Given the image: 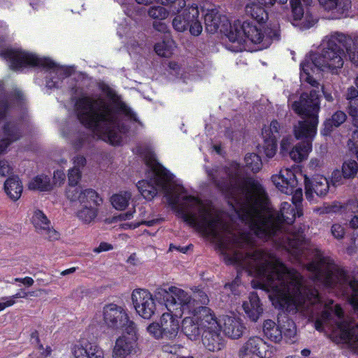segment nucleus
<instances>
[{"mask_svg":"<svg viewBox=\"0 0 358 358\" xmlns=\"http://www.w3.org/2000/svg\"><path fill=\"white\" fill-rule=\"evenodd\" d=\"M206 171L213 183L225 192L234 210V218L248 230L244 231L228 224L223 215L217 213V238L212 237L211 241L217 245L225 263L253 276L252 287L266 291L275 308L294 313L319 301L317 290L299 272L287 268L273 254L255 249V238L271 241L289 251L300 263L308 261L306 268L313 274L311 264H319L314 252L324 255L305 240V225L298 230L292 225L298 216L295 207L282 202L279 212L273 210L262 185L247 177L243 167L235 162L224 168Z\"/></svg>","mask_w":358,"mask_h":358,"instance_id":"nucleus-1","label":"nucleus"},{"mask_svg":"<svg viewBox=\"0 0 358 358\" xmlns=\"http://www.w3.org/2000/svg\"><path fill=\"white\" fill-rule=\"evenodd\" d=\"M141 154L143 155L148 168L146 179L136 185L141 195L145 199L151 200L158 192H162L177 216L184 222L206 238L210 240L212 237L217 238L215 224L218 219L217 212L176 184L172 174L157 162L153 152L148 150Z\"/></svg>","mask_w":358,"mask_h":358,"instance_id":"nucleus-2","label":"nucleus"},{"mask_svg":"<svg viewBox=\"0 0 358 358\" xmlns=\"http://www.w3.org/2000/svg\"><path fill=\"white\" fill-rule=\"evenodd\" d=\"M100 89L109 101L100 94H82L78 88L73 87L75 111L79 121L98 138L114 145H120L127 131L123 120L138 122L137 115L113 88L102 84Z\"/></svg>","mask_w":358,"mask_h":358,"instance_id":"nucleus-3","label":"nucleus"},{"mask_svg":"<svg viewBox=\"0 0 358 358\" xmlns=\"http://www.w3.org/2000/svg\"><path fill=\"white\" fill-rule=\"evenodd\" d=\"M348 36L338 32H335L327 36L322 41V53H310L306 55L300 64V80L302 85L307 83L312 89L309 93L304 92L308 96V103L312 99V92H315L320 102V84L313 78L315 71H329L336 73L338 69L343 67L344 61V51L341 48L342 44L348 41Z\"/></svg>","mask_w":358,"mask_h":358,"instance_id":"nucleus-4","label":"nucleus"},{"mask_svg":"<svg viewBox=\"0 0 358 358\" xmlns=\"http://www.w3.org/2000/svg\"><path fill=\"white\" fill-rule=\"evenodd\" d=\"M314 255L319 260V264H313L312 278L325 287L333 290L337 294L346 296L353 308L358 313V281L353 279L341 266L327 255H322L315 251Z\"/></svg>","mask_w":358,"mask_h":358,"instance_id":"nucleus-5","label":"nucleus"},{"mask_svg":"<svg viewBox=\"0 0 358 358\" xmlns=\"http://www.w3.org/2000/svg\"><path fill=\"white\" fill-rule=\"evenodd\" d=\"M311 95L310 103H308V94L302 93L299 101H294L292 105V109L297 114L306 118V120L299 121L294 127L296 138L304 139L289 152L290 158L296 162H301L308 158L312 150V141L317 134L320 103L315 92H312Z\"/></svg>","mask_w":358,"mask_h":358,"instance_id":"nucleus-6","label":"nucleus"},{"mask_svg":"<svg viewBox=\"0 0 358 358\" xmlns=\"http://www.w3.org/2000/svg\"><path fill=\"white\" fill-rule=\"evenodd\" d=\"M0 55L6 59L13 70H21L24 67H38L48 73L46 86L48 88H59L63 83H69L70 69L58 65L50 58L38 57L37 55L21 48H7Z\"/></svg>","mask_w":358,"mask_h":358,"instance_id":"nucleus-7","label":"nucleus"},{"mask_svg":"<svg viewBox=\"0 0 358 358\" xmlns=\"http://www.w3.org/2000/svg\"><path fill=\"white\" fill-rule=\"evenodd\" d=\"M279 24H223L226 36L241 45L240 50H248L250 44L256 45L255 50L268 48L273 40H278Z\"/></svg>","mask_w":358,"mask_h":358,"instance_id":"nucleus-8","label":"nucleus"},{"mask_svg":"<svg viewBox=\"0 0 358 358\" xmlns=\"http://www.w3.org/2000/svg\"><path fill=\"white\" fill-rule=\"evenodd\" d=\"M155 296L159 306H165L169 312L182 315L194 310L195 300H192V296L180 287H158L155 289Z\"/></svg>","mask_w":358,"mask_h":358,"instance_id":"nucleus-9","label":"nucleus"},{"mask_svg":"<svg viewBox=\"0 0 358 358\" xmlns=\"http://www.w3.org/2000/svg\"><path fill=\"white\" fill-rule=\"evenodd\" d=\"M66 196L72 201L80 202V205L76 215L80 222L85 224L95 222L99 213L98 206L101 202L96 191L92 189H85V190L70 189L66 192Z\"/></svg>","mask_w":358,"mask_h":358,"instance_id":"nucleus-10","label":"nucleus"},{"mask_svg":"<svg viewBox=\"0 0 358 358\" xmlns=\"http://www.w3.org/2000/svg\"><path fill=\"white\" fill-rule=\"evenodd\" d=\"M103 324L112 331H123L126 334H134L136 331L135 322L129 317L127 309L115 303H108L101 311Z\"/></svg>","mask_w":358,"mask_h":358,"instance_id":"nucleus-11","label":"nucleus"},{"mask_svg":"<svg viewBox=\"0 0 358 358\" xmlns=\"http://www.w3.org/2000/svg\"><path fill=\"white\" fill-rule=\"evenodd\" d=\"M136 313L144 320H150L157 312L155 293L154 295L147 289H134L131 295Z\"/></svg>","mask_w":358,"mask_h":358,"instance_id":"nucleus-12","label":"nucleus"},{"mask_svg":"<svg viewBox=\"0 0 358 358\" xmlns=\"http://www.w3.org/2000/svg\"><path fill=\"white\" fill-rule=\"evenodd\" d=\"M276 348L257 336L249 337L238 350V358H272Z\"/></svg>","mask_w":358,"mask_h":358,"instance_id":"nucleus-13","label":"nucleus"},{"mask_svg":"<svg viewBox=\"0 0 358 358\" xmlns=\"http://www.w3.org/2000/svg\"><path fill=\"white\" fill-rule=\"evenodd\" d=\"M280 124L276 120L272 121L269 125L262 129L263 144L258 148L260 153L264 154L268 158L273 157L276 152L277 139L280 136Z\"/></svg>","mask_w":358,"mask_h":358,"instance_id":"nucleus-14","label":"nucleus"},{"mask_svg":"<svg viewBox=\"0 0 358 358\" xmlns=\"http://www.w3.org/2000/svg\"><path fill=\"white\" fill-rule=\"evenodd\" d=\"M271 180L275 187L285 194H292L298 185V180L293 169H280L278 173L272 176Z\"/></svg>","mask_w":358,"mask_h":358,"instance_id":"nucleus-15","label":"nucleus"},{"mask_svg":"<svg viewBox=\"0 0 358 358\" xmlns=\"http://www.w3.org/2000/svg\"><path fill=\"white\" fill-rule=\"evenodd\" d=\"M136 332L127 334L128 336L122 335L117 338L112 352L113 358H126L127 356L135 353L137 347Z\"/></svg>","mask_w":358,"mask_h":358,"instance_id":"nucleus-16","label":"nucleus"},{"mask_svg":"<svg viewBox=\"0 0 358 358\" xmlns=\"http://www.w3.org/2000/svg\"><path fill=\"white\" fill-rule=\"evenodd\" d=\"M31 222L36 231L45 238L55 241L59 238V234L52 227L50 221L43 211L35 210L31 217Z\"/></svg>","mask_w":358,"mask_h":358,"instance_id":"nucleus-17","label":"nucleus"},{"mask_svg":"<svg viewBox=\"0 0 358 358\" xmlns=\"http://www.w3.org/2000/svg\"><path fill=\"white\" fill-rule=\"evenodd\" d=\"M221 329L224 334L231 339L241 338L245 329L240 317L234 314L224 315L220 317Z\"/></svg>","mask_w":358,"mask_h":358,"instance_id":"nucleus-18","label":"nucleus"},{"mask_svg":"<svg viewBox=\"0 0 358 358\" xmlns=\"http://www.w3.org/2000/svg\"><path fill=\"white\" fill-rule=\"evenodd\" d=\"M75 358H104L103 349L95 343L79 341L71 349Z\"/></svg>","mask_w":358,"mask_h":358,"instance_id":"nucleus-19","label":"nucleus"},{"mask_svg":"<svg viewBox=\"0 0 358 358\" xmlns=\"http://www.w3.org/2000/svg\"><path fill=\"white\" fill-rule=\"evenodd\" d=\"M304 183L305 195L309 201L313 199V193H315L317 196H323L327 194L329 189V180L322 176H315L312 180L305 176Z\"/></svg>","mask_w":358,"mask_h":358,"instance_id":"nucleus-20","label":"nucleus"},{"mask_svg":"<svg viewBox=\"0 0 358 358\" xmlns=\"http://www.w3.org/2000/svg\"><path fill=\"white\" fill-rule=\"evenodd\" d=\"M182 315L175 313H163L160 317V324L162 333L164 338H174L178 333L180 329V317Z\"/></svg>","mask_w":358,"mask_h":358,"instance_id":"nucleus-21","label":"nucleus"},{"mask_svg":"<svg viewBox=\"0 0 358 358\" xmlns=\"http://www.w3.org/2000/svg\"><path fill=\"white\" fill-rule=\"evenodd\" d=\"M197 313L201 331L204 332L221 330L220 319L218 321L209 308L199 306Z\"/></svg>","mask_w":358,"mask_h":358,"instance_id":"nucleus-22","label":"nucleus"},{"mask_svg":"<svg viewBox=\"0 0 358 358\" xmlns=\"http://www.w3.org/2000/svg\"><path fill=\"white\" fill-rule=\"evenodd\" d=\"M320 4L325 9L332 10L334 17L340 19L349 15L351 8L350 0H318Z\"/></svg>","mask_w":358,"mask_h":358,"instance_id":"nucleus-23","label":"nucleus"},{"mask_svg":"<svg viewBox=\"0 0 358 358\" xmlns=\"http://www.w3.org/2000/svg\"><path fill=\"white\" fill-rule=\"evenodd\" d=\"M242 306L246 316L252 322H257L264 311L259 298L255 292L250 294L248 300L245 301Z\"/></svg>","mask_w":358,"mask_h":358,"instance_id":"nucleus-24","label":"nucleus"},{"mask_svg":"<svg viewBox=\"0 0 358 358\" xmlns=\"http://www.w3.org/2000/svg\"><path fill=\"white\" fill-rule=\"evenodd\" d=\"M197 312H191L193 315L185 317L182 321V331L192 341L197 339L201 332Z\"/></svg>","mask_w":358,"mask_h":358,"instance_id":"nucleus-25","label":"nucleus"},{"mask_svg":"<svg viewBox=\"0 0 358 358\" xmlns=\"http://www.w3.org/2000/svg\"><path fill=\"white\" fill-rule=\"evenodd\" d=\"M202 343L205 348L211 352L221 350L224 347V340L220 334V331L203 332Z\"/></svg>","mask_w":358,"mask_h":358,"instance_id":"nucleus-26","label":"nucleus"},{"mask_svg":"<svg viewBox=\"0 0 358 358\" xmlns=\"http://www.w3.org/2000/svg\"><path fill=\"white\" fill-rule=\"evenodd\" d=\"M358 201L357 200H350L345 204L343 205L339 202H334L331 205L324 206L321 208L320 213H344L350 210L352 213L357 212Z\"/></svg>","mask_w":358,"mask_h":358,"instance_id":"nucleus-27","label":"nucleus"},{"mask_svg":"<svg viewBox=\"0 0 358 358\" xmlns=\"http://www.w3.org/2000/svg\"><path fill=\"white\" fill-rule=\"evenodd\" d=\"M20 136V132L15 124L8 123L3 127V137L0 141V155L3 153L7 147Z\"/></svg>","mask_w":358,"mask_h":358,"instance_id":"nucleus-28","label":"nucleus"},{"mask_svg":"<svg viewBox=\"0 0 358 358\" xmlns=\"http://www.w3.org/2000/svg\"><path fill=\"white\" fill-rule=\"evenodd\" d=\"M4 190L13 201L18 200L22 193L23 186L17 176L9 177L4 182Z\"/></svg>","mask_w":358,"mask_h":358,"instance_id":"nucleus-29","label":"nucleus"},{"mask_svg":"<svg viewBox=\"0 0 358 358\" xmlns=\"http://www.w3.org/2000/svg\"><path fill=\"white\" fill-rule=\"evenodd\" d=\"M263 331L264 335L273 342L278 343L282 338V328L271 320L264 321Z\"/></svg>","mask_w":358,"mask_h":358,"instance_id":"nucleus-30","label":"nucleus"},{"mask_svg":"<svg viewBox=\"0 0 358 358\" xmlns=\"http://www.w3.org/2000/svg\"><path fill=\"white\" fill-rule=\"evenodd\" d=\"M346 114L341 110L335 112L330 118L324 122V129L322 132L324 135H328L334 128L339 127L345 122Z\"/></svg>","mask_w":358,"mask_h":358,"instance_id":"nucleus-31","label":"nucleus"},{"mask_svg":"<svg viewBox=\"0 0 358 358\" xmlns=\"http://www.w3.org/2000/svg\"><path fill=\"white\" fill-rule=\"evenodd\" d=\"M245 14L256 22H266L268 20V13L264 8L252 3L245 6Z\"/></svg>","mask_w":358,"mask_h":358,"instance_id":"nucleus-32","label":"nucleus"},{"mask_svg":"<svg viewBox=\"0 0 358 358\" xmlns=\"http://www.w3.org/2000/svg\"><path fill=\"white\" fill-rule=\"evenodd\" d=\"M52 185L50 178L44 174L34 177L29 183V189L39 191H49Z\"/></svg>","mask_w":358,"mask_h":358,"instance_id":"nucleus-33","label":"nucleus"},{"mask_svg":"<svg viewBox=\"0 0 358 358\" xmlns=\"http://www.w3.org/2000/svg\"><path fill=\"white\" fill-rule=\"evenodd\" d=\"M348 41L342 44L346 50V52L350 62L355 66L358 65V36L353 39L348 36Z\"/></svg>","mask_w":358,"mask_h":358,"instance_id":"nucleus-34","label":"nucleus"},{"mask_svg":"<svg viewBox=\"0 0 358 358\" xmlns=\"http://www.w3.org/2000/svg\"><path fill=\"white\" fill-rule=\"evenodd\" d=\"M131 195V192L129 191H121L112 196L110 199L111 203L115 209L123 210L129 205Z\"/></svg>","mask_w":358,"mask_h":358,"instance_id":"nucleus-35","label":"nucleus"},{"mask_svg":"<svg viewBox=\"0 0 358 358\" xmlns=\"http://www.w3.org/2000/svg\"><path fill=\"white\" fill-rule=\"evenodd\" d=\"M175 43L170 38L164 39L162 42L155 45V52L160 57H169L173 52Z\"/></svg>","mask_w":358,"mask_h":358,"instance_id":"nucleus-36","label":"nucleus"},{"mask_svg":"<svg viewBox=\"0 0 358 358\" xmlns=\"http://www.w3.org/2000/svg\"><path fill=\"white\" fill-rule=\"evenodd\" d=\"M178 13L182 12L181 15L179 16L182 17L179 20L180 22L181 21H184V22H200L199 20V11L197 6H192L184 8L181 10H179V8L176 10Z\"/></svg>","mask_w":358,"mask_h":358,"instance_id":"nucleus-37","label":"nucleus"},{"mask_svg":"<svg viewBox=\"0 0 358 358\" xmlns=\"http://www.w3.org/2000/svg\"><path fill=\"white\" fill-rule=\"evenodd\" d=\"M204 22H228L229 20L225 15H222L217 8L202 10Z\"/></svg>","mask_w":358,"mask_h":358,"instance_id":"nucleus-38","label":"nucleus"},{"mask_svg":"<svg viewBox=\"0 0 358 358\" xmlns=\"http://www.w3.org/2000/svg\"><path fill=\"white\" fill-rule=\"evenodd\" d=\"M245 166L252 172H258L262 166V159L255 153H249L245 157Z\"/></svg>","mask_w":358,"mask_h":358,"instance_id":"nucleus-39","label":"nucleus"},{"mask_svg":"<svg viewBox=\"0 0 358 358\" xmlns=\"http://www.w3.org/2000/svg\"><path fill=\"white\" fill-rule=\"evenodd\" d=\"M348 113L352 118L354 125L357 127V129L353 131L352 138L357 144L358 140V99L357 101H351L348 106Z\"/></svg>","mask_w":358,"mask_h":358,"instance_id":"nucleus-40","label":"nucleus"},{"mask_svg":"<svg viewBox=\"0 0 358 358\" xmlns=\"http://www.w3.org/2000/svg\"><path fill=\"white\" fill-rule=\"evenodd\" d=\"M139 215L136 217V219L131 222H126L123 223L121 227L124 229H134L139 227L141 224H145L147 226H152L155 221L154 220H150L146 221L144 220L145 217V211L142 210L141 208L140 210Z\"/></svg>","mask_w":358,"mask_h":358,"instance_id":"nucleus-41","label":"nucleus"},{"mask_svg":"<svg viewBox=\"0 0 358 358\" xmlns=\"http://www.w3.org/2000/svg\"><path fill=\"white\" fill-rule=\"evenodd\" d=\"M68 178H69V187L67 189L66 192L70 189H77L79 190H83L80 187H76L78 182L80 181L81 178V171L76 169H71L69 171L68 173Z\"/></svg>","mask_w":358,"mask_h":358,"instance_id":"nucleus-42","label":"nucleus"},{"mask_svg":"<svg viewBox=\"0 0 358 358\" xmlns=\"http://www.w3.org/2000/svg\"><path fill=\"white\" fill-rule=\"evenodd\" d=\"M29 293L26 292L24 290L20 289L17 293L14 295L3 297L1 299V303L5 306V309L6 308L10 307L16 303V300L20 298H26L28 296ZM31 296H34V293H29Z\"/></svg>","mask_w":358,"mask_h":358,"instance_id":"nucleus-43","label":"nucleus"},{"mask_svg":"<svg viewBox=\"0 0 358 358\" xmlns=\"http://www.w3.org/2000/svg\"><path fill=\"white\" fill-rule=\"evenodd\" d=\"M148 15L154 20H163L169 15L168 10L162 6H152L148 10Z\"/></svg>","mask_w":358,"mask_h":358,"instance_id":"nucleus-44","label":"nucleus"},{"mask_svg":"<svg viewBox=\"0 0 358 358\" xmlns=\"http://www.w3.org/2000/svg\"><path fill=\"white\" fill-rule=\"evenodd\" d=\"M192 300H195L194 302V310L192 312L198 311L199 307L197 305H206L209 302V299L205 292L201 289H197L194 293V296L192 297Z\"/></svg>","mask_w":358,"mask_h":358,"instance_id":"nucleus-45","label":"nucleus"},{"mask_svg":"<svg viewBox=\"0 0 358 358\" xmlns=\"http://www.w3.org/2000/svg\"><path fill=\"white\" fill-rule=\"evenodd\" d=\"M293 196L292 197V204L295 207L297 210L298 217L302 215V209L301 208V203L302 201V189L301 188H298L297 187L294 189L293 192Z\"/></svg>","mask_w":358,"mask_h":358,"instance_id":"nucleus-46","label":"nucleus"},{"mask_svg":"<svg viewBox=\"0 0 358 358\" xmlns=\"http://www.w3.org/2000/svg\"><path fill=\"white\" fill-rule=\"evenodd\" d=\"M290 3L294 20H301L304 15V10L300 0H291Z\"/></svg>","mask_w":358,"mask_h":358,"instance_id":"nucleus-47","label":"nucleus"},{"mask_svg":"<svg viewBox=\"0 0 358 358\" xmlns=\"http://www.w3.org/2000/svg\"><path fill=\"white\" fill-rule=\"evenodd\" d=\"M282 329V336L285 338L292 339L296 335V327L292 320H287L286 322V324L281 327Z\"/></svg>","mask_w":358,"mask_h":358,"instance_id":"nucleus-48","label":"nucleus"},{"mask_svg":"<svg viewBox=\"0 0 358 358\" xmlns=\"http://www.w3.org/2000/svg\"><path fill=\"white\" fill-rule=\"evenodd\" d=\"M161 329L162 328L160 322L151 323L147 327V331L148 334L157 339L164 338V334Z\"/></svg>","mask_w":358,"mask_h":358,"instance_id":"nucleus-49","label":"nucleus"},{"mask_svg":"<svg viewBox=\"0 0 358 358\" xmlns=\"http://www.w3.org/2000/svg\"><path fill=\"white\" fill-rule=\"evenodd\" d=\"M13 103L10 98L3 97L0 99V119L3 118L10 112Z\"/></svg>","mask_w":358,"mask_h":358,"instance_id":"nucleus-50","label":"nucleus"},{"mask_svg":"<svg viewBox=\"0 0 358 358\" xmlns=\"http://www.w3.org/2000/svg\"><path fill=\"white\" fill-rule=\"evenodd\" d=\"M331 234L337 240H341L345 237V229L340 223H334L331 227Z\"/></svg>","mask_w":358,"mask_h":358,"instance_id":"nucleus-51","label":"nucleus"},{"mask_svg":"<svg viewBox=\"0 0 358 358\" xmlns=\"http://www.w3.org/2000/svg\"><path fill=\"white\" fill-rule=\"evenodd\" d=\"M183 350V348L179 345H164L162 347V350L164 352L168 354H172L177 355L176 358H192L191 357H185V356H179L178 354L180 352V351Z\"/></svg>","mask_w":358,"mask_h":358,"instance_id":"nucleus-52","label":"nucleus"},{"mask_svg":"<svg viewBox=\"0 0 358 358\" xmlns=\"http://www.w3.org/2000/svg\"><path fill=\"white\" fill-rule=\"evenodd\" d=\"M50 348L48 347L44 349L42 345L38 344L36 350L30 355L29 358H45L50 355Z\"/></svg>","mask_w":358,"mask_h":358,"instance_id":"nucleus-53","label":"nucleus"},{"mask_svg":"<svg viewBox=\"0 0 358 358\" xmlns=\"http://www.w3.org/2000/svg\"><path fill=\"white\" fill-rule=\"evenodd\" d=\"M13 168L10 163L5 160H0V176L6 177L13 173Z\"/></svg>","mask_w":358,"mask_h":358,"instance_id":"nucleus-54","label":"nucleus"},{"mask_svg":"<svg viewBox=\"0 0 358 358\" xmlns=\"http://www.w3.org/2000/svg\"><path fill=\"white\" fill-rule=\"evenodd\" d=\"M344 179H346V178L343 177L342 171H341L338 169H336L332 172L331 182L334 186L343 184Z\"/></svg>","mask_w":358,"mask_h":358,"instance_id":"nucleus-55","label":"nucleus"},{"mask_svg":"<svg viewBox=\"0 0 358 358\" xmlns=\"http://www.w3.org/2000/svg\"><path fill=\"white\" fill-rule=\"evenodd\" d=\"M240 283L241 280L238 275L233 282L225 285L224 289L227 291L230 290L231 294L234 295L238 294L237 287L240 285Z\"/></svg>","mask_w":358,"mask_h":358,"instance_id":"nucleus-56","label":"nucleus"},{"mask_svg":"<svg viewBox=\"0 0 358 358\" xmlns=\"http://www.w3.org/2000/svg\"><path fill=\"white\" fill-rule=\"evenodd\" d=\"M88 136L84 134H79L76 140L73 142V146L76 150H79L85 146L87 141Z\"/></svg>","mask_w":358,"mask_h":358,"instance_id":"nucleus-57","label":"nucleus"},{"mask_svg":"<svg viewBox=\"0 0 358 358\" xmlns=\"http://www.w3.org/2000/svg\"><path fill=\"white\" fill-rule=\"evenodd\" d=\"M73 166L72 169H76L81 171L86 164V159L81 155H78L73 159Z\"/></svg>","mask_w":358,"mask_h":358,"instance_id":"nucleus-58","label":"nucleus"},{"mask_svg":"<svg viewBox=\"0 0 358 358\" xmlns=\"http://www.w3.org/2000/svg\"><path fill=\"white\" fill-rule=\"evenodd\" d=\"M357 97L358 90L354 87H349L346 92V99L349 101V103L351 101H357Z\"/></svg>","mask_w":358,"mask_h":358,"instance_id":"nucleus-59","label":"nucleus"},{"mask_svg":"<svg viewBox=\"0 0 358 358\" xmlns=\"http://www.w3.org/2000/svg\"><path fill=\"white\" fill-rule=\"evenodd\" d=\"M293 143L292 137L290 136L284 137L280 143V149L282 152H287L289 150L291 145Z\"/></svg>","mask_w":358,"mask_h":358,"instance_id":"nucleus-60","label":"nucleus"},{"mask_svg":"<svg viewBox=\"0 0 358 358\" xmlns=\"http://www.w3.org/2000/svg\"><path fill=\"white\" fill-rule=\"evenodd\" d=\"M65 178L66 176L63 170L58 169L54 172L53 180L55 184L61 185Z\"/></svg>","mask_w":358,"mask_h":358,"instance_id":"nucleus-61","label":"nucleus"},{"mask_svg":"<svg viewBox=\"0 0 358 358\" xmlns=\"http://www.w3.org/2000/svg\"><path fill=\"white\" fill-rule=\"evenodd\" d=\"M206 29L208 33L213 34L215 33L219 28H220L221 31H224L226 34V31L224 30L225 25L223 24H206Z\"/></svg>","mask_w":358,"mask_h":358,"instance_id":"nucleus-62","label":"nucleus"},{"mask_svg":"<svg viewBox=\"0 0 358 358\" xmlns=\"http://www.w3.org/2000/svg\"><path fill=\"white\" fill-rule=\"evenodd\" d=\"M136 213V210H130L126 213H120L117 217H116V219L118 220H130L134 217V215Z\"/></svg>","mask_w":358,"mask_h":358,"instance_id":"nucleus-63","label":"nucleus"},{"mask_svg":"<svg viewBox=\"0 0 358 358\" xmlns=\"http://www.w3.org/2000/svg\"><path fill=\"white\" fill-rule=\"evenodd\" d=\"M113 248L112 245H110L108 243H106V242H102L99 244V245L98 247L94 248L93 251L95 253H100L102 252L109 251V250H112Z\"/></svg>","mask_w":358,"mask_h":358,"instance_id":"nucleus-64","label":"nucleus"}]
</instances>
